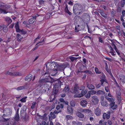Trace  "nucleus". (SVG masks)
<instances>
[{
    "mask_svg": "<svg viewBox=\"0 0 125 125\" xmlns=\"http://www.w3.org/2000/svg\"><path fill=\"white\" fill-rule=\"evenodd\" d=\"M69 90V86L68 85H66L65 87L64 88L63 91L64 92L68 93Z\"/></svg>",
    "mask_w": 125,
    "mask_h": 125,
    "instance_id": "obj_35",
    "label": "nucleus"
},
{
    "mask_svg": "<svg viewBox=\"0 0 125 125\" xmlns=\"http://www.w3.org/2000/svg\"><path fill=\"white\" fill-rule=\"evenodd\" d=\"M72 124L73 125L76 124L77 125H82L81 122H78L77 121H73L72 122Z\"/></svg>",
    "mask_w": 125,
    "mask_h": 125,
    "instance_id": "obj_33",
    "label": "nucleus"
},
{
    "mask_svg": "<svg viewBox=\"0 0 125 125\" xmlns=\"http://www.w3.org/2000/svg\"><path fill=\"white\" fill-rule=\"evenodd\" d=\"M5 21L8 23V25L10 24L12 21V20L11 18L9 17H6L5 18Z\"/></svg>",
    "mask_w": 125,
    "mask_h": 125,
    "instance_id": "obj_30",
    "label": "nucleus"
},
{
    "mask_svg": "<svg viewBox=\"0 0 125 125\" xmlns=\"http://www.w3.org/2000/svg\"><path fill=\"white\" fill-rule=\"evenodd\" d=\"M10 6L9 5H5L4 9L0 8V13H3L4 14L7 13L8 12L6 10L10 8Z\"/></svg>",
    "mask_w": 125,
    "mask_h": 125,
    "instance_id": "obj_8",
    "label": "nucleus"
},
{
    "mask_svg": "<svg viewBox=\"0 0 125 125\" xmlns=\"http://www.w3.org/2000/svg\"><path fill=\"white\" fill-rule=\"evenodd\" d=\"M8 26L3 25V31L5 32H7L8 31V28L7 27Z\"/></svg>",
    "mask_w": 125,
    "mask_h": 125,
    "instance_id": "obj_34",
    "label": "nucleus"
},
{
    "mask_svg": "<svg viewBox=\"0 0 125 125\" xmlns=\"http://www.w3.org/2000/svg\"><path fill=\"white\" fill-rule=\"evenodd\" d=\"M32 77L33 76L31 74H29L26 77L25 80L27 81H29L31 80Z\"/></svg>",
    "mask_w": 125,
    "mask_h": 125,
    "instance_id": "obj_20",
    "label": "nucleus"
},
{
    "mask_svg": "<svg viewBox=\"0 0 125 125\" xmlns=\"http://www.w3.org/2000/svg\"><path fill=\"white\" fill-rule=\"evenodd\" d=\"M36 104L37 103L36 102H33L32 103V105L31 106V108L32 109H34L35 107V106Z\"/></svg>",
    "mask_w": 125,
    "mask_h": 125,
    "instance_id": "obj_40",
    "label": "nucleus"
},
{
    "mask_svg": "<svg viewBox=\"0 0 125 125\" xmlns=\"http://www.w3.org/2000/svg\"><path fill=\"white\" fill-rule=\"evenodd\" d=\"M14 119L15 120L17 121H18L20 119V116L19 114L16 113L15 116L14 117Z\"/></svg>",
    "mask_w": 125,
    "mask_h": 125,
    "instance_id": "obj_36",
    "label": "nucleus"
},
{
    "mask_svg": "<svg viewBox=\"0 0 125 125\" xmlns=\"http://www.w3.org/2000/svg\"><path fill=\"white\" fill-rule=\"evenodd\" d=\"M115 102H111L109 104V105L110 106L111 108L113 110H115L116 108L117 107V106L116 104H115Z\"/></svg>",
    "mask_w": 125,
    "mask_h": 125,
    "instance_id": "obj_14",
    "label": "nucleus"
},
{
    "mask_svg": "<svg viewBox=\"0 0 125 125\" xmlns=\"http://www.w3.org/2000/svg\"><path fill=\"white\" fill-rule=\"evenodd\" d=\"M53 91L52 93L53 94H56L58 92V89H55V88H53Z\"/></svg>",
    "mask_w": 125,
    "mask_h": 125,
    "instance_id": "obj_38",
    "label": "nucleus"
},
{
    "mask_svg": "<svg viewBox=\"0 0 125 125\" xmlns=\"http://www.w3.org/2000/svg\"><path fill=\"white\" fill-rule=\"evenodd\" d=\"M4 114H7L8 115H10L12 113V110L9 108H6L4 111Z\"/></svg>",
    "mask_w": 125,
    "mask_h": 125,
    "instance_id": "obj_12",
    "label": "nucleus"
},
{
    "mask_svg": "<svg viewBox=\"0 0 125 125\" xmlns=\"http://www.w3.org/2000/svg\"><path fill=\"white\" fill-rule=\"evenodd\" d=\"M78 71L79 73L84 72L86 73H87L90 75H91L93 74L89 70H86L83 72L81 70H80V69H78Z\"/></svg>",
    "mask_w": 125,
    "mask_h": 125,
    "instance_id": "obj_23",
    "label": "nucleus"
},
{
    "mask_svg": "<svg viewBox=\"0 0 125 125\" xmlns=\"http://www.w3.org/2000/svg\"><path fill=\"white\" fill-rule=\"evenodd\" d=\"M68 112L70 114H72L73 112V109L70 106L68 105L67 107Z\"/></svg>",
    "mask_w": 125,
    "mask_h": 125,
    "instance_id": "obj_21",
    "label": "nucleus"
},
{
    "mask_svg": "<svg viewBox=\"0 0 125 125\" xmlns=\"http://www.w3.org/2000/svg\"><path fill=\"white\" fill-rule=\"evenodd\" d=\"M84 86H79V85L77 84H75L74 87L72 91L71 92L73 94H76L79 92V90H83L84 89Z\"/></svg>",
    "mask_w": 125,
    "mask_h": 125,
    "instance_id": "obj_2",
    "label": "nucleus"
},
{
    "mask_svg": "<svg viewBox=\"0 0 125 125\" xmlns=\"http://www.w3.org/2000/svg\"><path fill=\"white\" fill-rule=\"evenodd\" d=\"M39 1L40 3V4H42L44 3V1L43 0H39Z\"/></svg>",
    "mask_w": 125,
    "mask_h": 125,
    "instance_id": "obj_64",
    "label": "nucleus"
},
{
    "mask_svg": "<svg viewBox=\"0 0 125 125\" xmlns=\"http://www.w3.org/2000/svg\"><path fill=\"white\" fill-rule=\"evenodd\" d=\"M99 41L101 43L103 42V39L101 37H99Z\"/></svg>",
    "mask_w": 125,
    "mask_h": 125,
    "instance_id": "obj_61",
    "label": "nucleus"
},
{
    "mask_svg": "<svg viewBox=\"0 0 125 125\" xmlns=\"http://www.w3.org/2000/svg\"><path fill=\"white\" fill-rule=\"evenodd\" d=\"M111 76V77L112 79L115 82H116V80H115V78L113 76L112 74L110 75Z\"/></svg>",
    "mask_w": 125,
    "mask_h": 125,
    "instance_id": "obj_59",
    "label": "nucleus"
},
{
    "mask_svg": "<svg viewBox=\"0 0 125 125\" xmlns=\"http://www.w3.org/2000/svg\"><path fill=\"white\" fill-rule=\"evenodd\" d=\"M85 27V24L83 23L80 26L78 25L77 26H76L75 28V32H77L79 31L83 30Z\"/></svg>",
    "mask_w": 125,
    "mask_h": 125,
    "instance_id": "obj_5",
    "label": "nucleus"
},
{
    "mask_svg": "<svg viewBox=\"0 0 125 125\" xmlns=\"http://www.w3.org/2000/svg\"><path fill=\"white\" fill-rule=\"evenodd\" d=\"M66 117L68 120H69L71 119L72 118V117L70 115H67L66 116Z\"/></svg>",
    "mask_w": 125,
    "mask_h": 125,
    "instance_id": "obj_62",
    "label": "nucleus"
},
{
    "mask_svg": "<svg viewBox=\"0 0 125 125\" xmlns=\"http://www.w3.org/2000/svg\"><path fill=\"white\" fill-rule=\"evenodd\" d=\"M11 72L9 71H6L4 73V74L6 75H11Z\"/></svg>",
    "mask_w": 125,
    "mask_h": 125,
    "instance_id": "obj_53",
    "label": "nucleus"
},
{
    "mask_svg": "<svg viewBox=\"0 0 125 125\" xmlns=\"http://www.w3.org/2000/svg\"><path fill=\"white\" fill-rule=\"evenodd\" d=\"M56 65V68H55V69H57V71L63 70L66 67V66L64 64H62L59 65L57 63Z\"/></svg>",
    "mask_w": 125,
    "mask_h": 125,
    "instance_id": "obj_6",
    "label": "nucleus"
},
{
    "mask_svg": "<svg viewBox=\"0 0 125 125\" xmlns=\"http://www.w3.org/2000/svg\"><path fill=\"white\" fill-rule=\"evenodd\" d=\"M97 94L99 95L100 94L104 95L105 93V92L102 90H99L96 92Z\"/></svg>",
    "mask_w": 125,
    "mask_h": 125,
    "instance_id": "obj_28",
    "label": "nucleus"
},
{
    "mask_svg": "<svg viewBox=\"0 0 125 125\" xmlns=\"http://www.w3.org/2000/svg\"><path fill=\"white\" fill-rule=\"evenodd\" d=\"M56 62H50L47 63L46 65V66L48 69H52L56 68Z\"/></svg>",
    "mask_w": 125,
    "mask_h": 125,
    "instance_id": "obj_4",
    "label": "nucleus"
},
{
    "mask_svg": "<svg viewBox=\"0 0 125 125\" xmlns=\"http://www.w3.org/2000/svg\"><path fill=\"white\" fill-rule=\"evenodd\" d=\"M59 100L62 103L64 104H68V102L66 101H65L63 98H61Z\"/></svg>",
    "mask_w": 125,
    "mask_h": 125,
    "instance_id": "obj_32",
    "label": "nucleus"
},
{
    "mask_svg": "<svg viewBox=\"0 0 125 125\" xmlns=\"http://www.w3.org/2000/svg\"><path fill=\"white\" fill-rule=\"evenodd\" d=\"M89 93L91 95H93L95 94L96 92L94 90H92L89 91Z\"/></svg>",
    "mask_w": 125,
    "mask_h": 125,
    "instance_id": "obj_42",
    "label": "nucleus"
},
{
    "mask_svg": "<svg viewBox=\"0 0 125 125\" xmlns=\"http://www.w3.org/2000/svg\"><path fill=\"white\" fill-rule=\"evenodd\" d=\"M27 85V84H26V85H23L17 88V90H20L27 88V87L26 86Z\"/></svg>",
    "mask_w": 125,
    "mask_h": 125,
    "instance_id": "obj_27",
    "label": "nucleus"
},
{
    "mask_svg": "<svg viewBox=\"0 0 125 125\" xmlns=\"http://www.w3.org/2000/svg\"><path fill=\"white\" fill-rule=\"evenodd\" d=\"M116 93L117 95H121V94L120 91L118 90H116Z\"/></svg>",
    "mask_w": 125,
    "mask_h": 125,
    "instance_id": "obj_56",
    "label": "nucleus"
},
{
    "mask_svg": "<svg viewBox=\"0 0 125 125\" xmlns=\"http://www.w3.org/2000/svg\"><path fill=\"white\" fill-rule=\"evenodd\" d=\"M101 105L103 106L107 107L108 105V103L105 100L103 101H101Z\"/></svg>",
    "mask_w": 125,
    "mask_h": 125,
    "instance_id": "obj_24",
    "label": "nucleus"
},
{
    "mask_svg": "<svg viewBox=\"0 0 125 125\" xmlns=\"http://www.w3.org/2000/svg\"><path fill=\"white\" fill-rule=\"evenodd\" d=\"M16 37L18 41H20L21 40V39L22 38V37L21 36V35L18 33L16 36Z\"/></svg>",
    "mask_w": 125,
    "mask_h": 125,
    "instance_id": "obj_37",
    "label": "nucleus"
},
{
    "mask_svg": "<svg viewBox=\"0 0 125 125\" xmlns=\"http://www.w3.org/2000/svg\"><path fill=\"white\" fill-rule=\"evenodd\" d=\"M87 103L86 101L85 100H83L81 102L80 104L82 107H86Z\"/></svg>",
    "mask_w": 125,
    "mask_h": 125,
    "instance_id": "obj_17",
    "label": "nucleus"
},
{
    "mask_svg": "<svg viewBox=\"0 0 125 125\" xmlns=\"http://www.w3.org/2000/svg\"><path fill=\"white\" fill-rule=\"evenodd\" d=\"M111 113L110 111L107 112L106 113H104L103 115V119H108L110 117Z\"/></svg>",
    "mask_w": 125,
    "mask_h": 125,
    "instance_id": "obj_10",
    "label": "nucleus"
},
{
    "mask_svg": "<svg viewBox=\"0 0 125 125\" xmlns=\"http://www.w3.org/2000/svg\"><path fill=\"white\" fill-rule=\"evenodd\" d=\"M70 104L71 106L72 107H74L75 105V103L73 101H72L70 102Z\"/></svg>",
    "mask_w": 125,
    "mask_h": 125,
    "instance_id": "obj_45",
    "label": "nucleus"
},
{
    "mask_svg": "<svg viewBox=\"0 0 125 125\" xmlns=\"http://www.w3.org/2000/svg\"><path fill=\"white\" fill-rule=\"evenodd\" d=\"M85 97L87 98H89L91 96V94L90 93H89V91L88 93L85 95Z\"/></svg>",
    "mask_w": 125,
    "mask_h": 125,
    "instance_id": "obj_50",
    "label": "nucleus"
},
{
    "mask_svg": "<svg viewBox=\"0 0 125 125\" xmlns=\"http://www.w3.org/2000/svg\"><path fill=\"white\" fill-rule=\"evenodd\" d=\"M119 79L123 83H125V76L123 75L119 76Z\"/></svg>",
    "mask_w": 125,
    "mask_h": 125,
    "instance_id": "obj_18",
    "label": "nucleus"
},
{
    "mask_svg": "<svg viewBox=\"0 0 125 125\" xmlns=\"http://www.w3.org/2000/svg\"><path fill=\"white\" fill-rule=\"evenodd\" d=\"M105 90L106 92H110L109 90L108 89V87H107V86H105Z\"/></svg>",
    "mask_w": 125,
    "mask_h": 125,
    "instance_id": "obj_58",
    "label": "nucleus"
},
{
    "mask_svg": "<svg viewBox=\"0 0 125 125\" xmlns=\"http://www.w3.org/2000/svg\"><path fill=\"white\" fill-rule=\"evenodd\" d=\"M10 115H8L7 114H4L2 116V117L4 120L3 121H7L9 120L10 118L9 117V116Z\"/></svg>",
    "mask_w": 125,
    "mask_h": 125,
    "instance_id": "obj_13",
    "label": "nucleus"
},
{
    "mask_svg": "<svg viewBox=\"0 0 125 125\" xmlns=\"http://www.w3.org/2000/svg\"><path fill=\"white\" fill-rule=\"evenodd\" d=\"M105 69L106 71L108 73L110 74V75L112 74L111 73V70L110 69H108L107 67H106V66L105 67Z\"/></svg>",
    "mask_w": 125,
    "mask_h": 125,
    "instance_id": "obj_41",
    "label": "nucleus"
},
{
    "mask_svg": "<svg viewBox=\"0 0 125 125\" xmlns=\"http://www.w3.org/2000/svg\"><path fill=\"white\" fill-rule=\"evenodd\" d=\"M16 30V31L17 32H20L21 31V30L19 28V22H17L15 24V27Z\"/></svg>",
    "mask_w": 125,
    "mask_h": 125,
    "instance_id": "obj_22",
    "label": "nucleus"
},
{
    "mask_svg": "<svg viewBox=\"0 0 125 125\" xmlns=\"http://www.w3.org/2000/svg\"><path fill=\"white\" fill-rule=\"evenodd\" d=\"M21 116L23 120L26 122L29 120L28 116L26 113L21 114Z\"/></svg>",
    "mask_w": 125,
    "mask_h": 125,
    "instance_id": "obj_9",
    "label": "nucleus"
},
{
    "mask_svg": "<svg viewBox=\"0 0 125 125\" xmlns=\"http://www.w3.org/2000/svg\"><path fill=\"white\" fill-rule=\"evenodd\" d=\"M34 19L31 18L29 20L28 22L30 24H32L34 22Z\"/></svg>",
    "mask_w": 125,
    "mask_h": 125,
    "instance_id": "obj_44",
    "label": "nucleus"
},
{
    "mask_svg": "<svg viewBox=\"0 0 125 125\" xmlns=\"http://www.w3.org/2000/svg\"><path fill=\"white\" fill-rule=\"evenodd\" d=\"M79 57H74L70 56L69 57V58L72 62H73L76 61L77 59H79Z\"/></svg>",
    "mask_w": 125,
    "mask_h": 125,
    "instance_id": "obj_25",
    "label": "nucleus"
},
{
    "mask_svg": "<svg viewBox=\"0 0 125 125\" xmlns=\"http://www.w3.org/2000/svg\"><path fill=\"white\" fill-rule=\"evenodd\" d=\"M74 98L81 97H82V95L81 94H76L74 95Z\"/></svg>",
    "mask_w": 125,
    "mask_h": 125,
    "instance_id": "obj_46",
    "label": "nucleus"
},
{
    "mask_svg": "<svg viewBox=\"0 0 125 125\" xmlns=\"http://www.w3.org/2000/svg\"><path fill=\"white\" fill-rule=\"evenodd\" d=\"M87 86V87L90 90H93L95 88L94 86L92 84H88Z\"/></svg>",
    "mask_w": 125,
    "mask_h": 125,
    "instance_id": "obj_29",
    "label": "nucleus"
},
{
    "mask_svg": "<svg viewBox=\"0 0 125 125\" xmlns=\"http://www.w3.org/2000/svg\"><path fill=\"white\" fill-rule=\"evenodd\" d=\"M107 100L110 102H114V100L112 98H108L107 99Z\"/></svg>",
    "mask_w": 125,
    "mask_h": 125,
    "instance_id": "obj_52",
    "label": "nucleus"
},
{
    "mask_svg": "<svg viewBox=\"0 0 125 125\" xmlns=\"http://www.w3.org/2000/svg\"><path fill=\"white\" fill-rule=\"evenodd\" d=\"M62 85V82L61 81H59L57 83H55L54 85V88L55 89H58Z\"/></svg>",
    "mask_w": 125,
    "mask_h": 125,
    "instance_id": "obj_11",
    "label": "nucleus"
},
{
    "mask_svg": "<svg viewBox=\"0 0 125 125\" xmlns=\"http://www.w3.org/2000/svg\"><path fill=\"white\" fill-rule=\"evenodd\" d=\"M5 5L3 3H0V7L4 9L5 8Z\"/></svg>",
    "mask_w": 125,
    "mask_h": 125,
    "instance_id": "obj_54",
    "label": "nucleus"
},
{
    "mask_svg": "<svg viewBox=\"0 0 125 125\" xmlns=\"http://www.w3.org/2000/svg\"><path fill=\"white\" fill-rule=\"evenodd\" d=\"M111 45L114 48L115 50L117 49L114 43H112L111 44Z\"/></svg>",
    "mask_w": 125,
    "mask_h": 125,
    "instance_id": "obj_63",
    "label": "nucleus"
},
{
    "mask_svg": "<svg viewBox=\"0 0 125 125\" xmlns=\"http://www.w3.org/2000/svg\"><path fill=\"white\" fill-rule=\"evenodd\" d=\"M95 71L96 73L100 74L101 73V72L99 71L97 67L95 68Z\"/></svg>",
    "mask_w": 125,
    "mask_h": 125,
    "instance_id": "obj_47",
    "label": "nucleus"
},
{
    "mask_svg": "<svg viewBox=\"0 0 125 125\" xmlns=\"http://www.w3.org/2000/svg\"><path fill=\"white\" fill-rule=\"evenodd\" d=\"M100 14L104 18H106L107 17L106 14L104 13L103 11L102 12H101Z\"/></svg>",
    "mask_w": 125,
    "mask_h": 125,
    "instance_id": "obj_51",
    "label": "nucleus"
},
{
    "mask_svg": "<svg viewBox=\"0 0 125 125\" xmlns=\"http://www.w3.org/2000/svg\"><path fill=\"white\" fill-rule=\"evenodd\" d=\"M101 85L100 84V83H99L98 84H96V87L97 88H99L101 86Z\"/></svg>",
    "mask_w": 125,
    "mask_h": 125,
    "instance_id": "obj_60",
    "label": "nucleus"
},
{
    "mask_svg": "<svg viewBox=\"0 0 125 125\" xmlns=\"http://www.w3.org/2000/svg\"><path fill=\"white\" fill-rule=\"evenodd\" d=\"M91 101L93 103V104L96 105L98 103L99 100L97 96L94 95L92 97Z\"/></svg>",
    "mask_w": 125,
    "mask_h": 125,
    "instance_id": "obj_7",
    "label": "nucleus"
},
{
    "mask_svg": "<svg viewBox=\"0 0 125 125\" xmlns=\"http://www.w3.org/2000/svg\"><path fill=\"white\" fill-rule=\"evenodd\" d=\"M51 75L52 76H54L58 72V71L56 69H52L51 70Z\"/></svg>",
    "mask_w": 125,
    "mask_h": 125,
    "instance_id": "obj_19",
    "label": "nucleus"
},
{
    "mask_svg": "<svg viewBox=\"0 0 125 125\" xmlns=\"http://www.w3.org/2000/svg\"><path fill=\"white\" fill-rule=\"evenodd\" d=\"M82 7L77 4H75L73 7V13L75 14H79L82 12Z\"/></svg>",
    "mask_w": 125,
    "mask_h": 125,
    "instance_id": "obj_1",
    "label": "nucleus"
},
{
    "mask_svg": "<svg viewBox=\"0 0 125 125\" xmlns=\"http://www.w3.org/2000/svg\"><path fill=\"white\" fill-rule=\"evenodd\" d=\"M50 114L52 118H55V115L53 112H51Z\"/></svg>",
    "mask_w": 125,
    "mask_h": 125,
    "instance_id": "obj_48",
    "label": "nucleus"
},
{
    "mask_svg": "<svg viewBox=\"0 0 125 125\" xmlns=\"http://www.w3.org/2000/svg\"><path fill=\"white\" fill-rule=\"evenodd\" d=\"M11 76H17V75H21V73L18 72H11Z\"/></svg>",
    "mask_w": 125,
    "mask_h": 125,
    "instance_id": "obj_26",
    "label": "nucleus"
},
{
    "mask_svg": "<svg viewBox=\"0 0 125 125\" xmlns=\"http://www.w3.org/2000/svg\"><path fill=\"white\" fill-rule=\"evenodd\" d=\"M117 100L119 101H120L121 99V95H117Z\"/></svg>",
    "mask_w": 125,
    "mask_h": 125,
    "instance_id": "obj_55",
    "label": "nucleus"
},
{
    "mask_svg": "<svg viewBox=\"0 0 125 125\" xmlns=\"http://www.w3.org/2000/svg\"><path fill=\"white\" fill-rule=\"evenodd\" d=\"M50 73L48 71L46 72L44 74L45 76L48 75V77L43 79H42L39 80V82L40 83L50 82V78L49 76Z\"/></svg>",
    "mask_w": 125,
    "mask_h": 125,
    "instance_id": "obj_3",
    "label": "nucleus"
},
{
    "mask_svg": "<svg viewBox=\"0 0 125 125\" xmlns=\"http://www.w3.org/2000/svg\"><path fill=\"white\" fill-rule=\"evenodd\" d=\"M61 111V110H55L54 111L53 113L55 114H57Z\"/></svg>",
    "mask_w": 125,
    "mask_h": 125,
    "instance_id": "obj_57",
    "label": "nucleus"
},
{
    "mask_svg": "<svg viewBox=\"0 0 125 125\" xmlns=\"http://www.w3.org/2000/svg\"><path fill=\"white\" fill-rule=\"evenodd\" d=\"M101 111L100 109L98 107L95 109L94 110L95 114L97 116H99L101 115Z\"/></svg>",
    "mask_w": 125,
    "mask_h": 125,
    "instance_id": "obj_15",
    "label": "nucleus"
},
{
    "mask_svg": "<svg viewBox=\"0 0 125 125\" xmlns=\"http://www.w3.org/2000/svg\"><path fill=\"white\" fill-rule=\"evenodd\" d=\"M27 98V96H25V97L23 98L22 99H21L20 100V101L22 103L25 102L26 101V98Z\"/></svg>",
    "mask_w": 125,
    "mask_h": 125,
    "instance_id": "obj_43",
    "label": "nucleus"
},
{
    "mask_svg": "<svg viewBox=\"0 0 125 125\" xmlns=\"http://www.w3.org/2000/svg\"><path fill=\"white\" fill-rule=\"evenodd\" d=\"M27 108V107L26 105H24L23 106L21 109V114L26 113V111Z\"/></svg>",
    "mask_w": 125,
    "mask_h": 125,
    "instance_id": "obj_16",
    "label": "nucleus"
},
{
    "mask_svg": "<svg viewBox=\"0 0 125 125\" xmlns=\"http://www.w3.org/2000/svg\"><path fill=\"white\" fill-rule=\"evenodd\" d=\"M106 80L105 79H103L100 80L101 83L100 84L101 85L103 86V83L104 82H105Z\"/></svg>",
    "mask_w": 125,
    "mask_h": 125,
    "instance_id": "obj_49",
    "label": "nucleus"
},
{
    "mask_svg": "<svg viewBox=\"0 0 125 125\" xmlns=\"http://www.w3.org/2000/svg\"><path fill=\"white\" fill-rule=\"evenodd\" d=\"M76 115L78 117L80 118H83L84 117V115L79 112L77 113Z\"/></svg>",
    "mask_w": 125,
    "mask_h": 125,
    "instance_id": "obj_31",
    "label": "nucleus"
},
{
    "mask_svg": "<svg viewBox=\"0 0 125 125\" xmlns=\"http://www.w3.org/2000/svg\"><path fill=\"white\" fill-rule=\"evenodd\" d=\"M87 92V90H83L81 91V94H81L82 95V97L83 95L85 94Z\"/></svg>",
    "mask_w": 125,
    "mask_h": 125,
    "instance_id": "obj_39",
    "label": "nucleus"
}]
</instances>
